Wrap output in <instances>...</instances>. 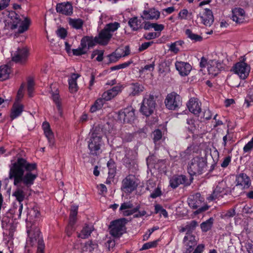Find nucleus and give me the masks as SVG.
<instances>
[{
    "mask_svg": "<svg viewBox=\"0 0 253 253\" xmlns=\"http://www.w3.org/2000/svg\"><path fill=\"white\" fill-rule=\"evenodd\" d=\"M37 165L30 163L26 159L18 158L16 161H11L9 166L8 178L13 181L16 188L12 193L17 201L22 203L28 197V192L38 176Z\"/></svg>",
    "mask_w": 253,
    "mask_h": 253,
    "instance_id": "obj_1",
    "label": "nucleus"
},
{
    "mask_svg": "<svg viewBox=\"0 0 253 253\" xmlns=\"http://www.w3.org/2000/svg\"><path fill=\"white\" fill-rule=\"evenodd\" d=\"M5 26L11 30L18 27V33H23L28 29L29 21L27 18L22 20L20 16L13 11L9 12L5 20Z\"/></svg>",
    "mask_w": 253,
    "mask_h": 253,
    "instance_id": "obj_2",
    "label": "nucleus"
},
{
    "mask_svg": "<svg viewBox=\"0 0 253 253\" xmlns=\"http://www.w3.org/2000/svg\"><path fill=\"white\" fill-rule=\"evenodd\" d=\"M27 232L29 236L26 242L27 246L33 247L37 242V253H44L45 245L39 229L35 226L29 228L27 225Z\"/></svg>",
    "mask_w": 253,
    "mask_h": 253,
    "instance_id": "obj_3",
    "label": "nucleus"
},
{
    "mask_svg": "<svg viewBox=\"0 0 253 253\" xmlns=\"http://www.w3.org/2000/svg\"><path fill=\"white\" fill-rule=\"evenodd\" d=\"M207 163V161L204 158L195 157L188 163L187 171L191 176L201 175L205 171Z\"/></svg>",
    "mask_w": 253,
    "mask_h": 253,
    "instance_id": "obj_4",
    "label": "nucleus"
},
{
    "mask_svg": "<svg viewBox=\"0 0 253 253\" xmlns=\"http://www.w3.org/2000/svg\"><path fill=\"white\" fill-rule=\"evenodd\" d=\"M103 144L101 136L95 132L92 133L88 141L89 154L93 156L99 155L102 153L101 147Z\"/></svg>",
    "mask_w": 253,
    "mask_h": 253,
    "instance_id": "obj_5",
    "label": "nucleus"
},
{
    "mask_svg": "<svg viewBox=\"0 0 253 253\" xmlns=\"http://www.w3.org/2000/svg\"><path fill=\"white\" fill-rule=\"evenodd\" d=\"M246 60L245 56H241L240 61L234 64L232 67V71L241 80L247 79L251 71L250 65L245 62Z\"/></svg>",
    "mask_w": 253,
    "mask_h": 253,
    "instance_id": "obj_6",
    "label": "nucleus"
},
{
    "mask_svg": "<svg viewBox=\"0 0 253 253\" xmlns=\"http://www.w3.org/2000/svg\"><path fill=\"white\" fill-rule=\"evenodd\" d=\"M155 106L154 96L150 94L144 97L140 110L144 115L149 116L153 113Z\"/></svg>",
    "mask_w": 253,
    "mask_h": 253,
    "instance_id": "obj_7",
    "label": "nucleus"
},
{
    "mask_svg": "<svg viewBox=\"0 0 253 253\" xmlns=\"http://www.w3.org/2000/svg\"><path fill=\"white\" fill-rule=\"evenodd\" d=\"M228 187L225 181L222 180L218 182L212 193L207 197L209 202L213 201L216 199H220L228 193Z\"/></svg>",
    "mask_w": 253,
    "mask_h": 253,
    "instance_id": "obj_8",
    "label": "nucleus"
},
{
    "mask_svg": "<svg viewBox=\"0 0 253 253\" xmlns=\"http://www.w3.org/2000/svg\"><path fill=\"white\" fill-rule=\"evenodd\" d=\"M182 98L180 96L175 92L168 94L165 100V104L167 109L175 110L182 105Z\"/></svg>",
    "mask_w": 253,
    "mask_h": 253,
    "instance_id": "obj_9",
    "label": "nucleus"
},
{
    "mask_svg": "<svg viewBox=\"0 0 253 253\" xmlns=\"http://www.w3.org/2000/svg\"><path fill=\"white\" fill-rule=\"evenodd\" d=\"M120 27V23L118 22L110 23L105 25L100 32V36L103 39L102 42H106L107 44L113 36V33Z\"/></svg>",
    "mask_w": 253,
    "mask_h": 253,
    "instance_id": "obj_10",
    "label": "nucleus"
},
{
    "mask_svg": "<svg viewBox=\"0 0 253 253\" xmlns=\"http://www.w3.org/2000/svg\"><path fill=\"white\" fill-rule=\"evenodd\" d=\"M189 206L193 209H197L196 212L199 213L203 211H206L208 210V206H201L203 202V198L201 197V195L199 193H197L194 195L190 196L187 200Z\"/></svg>",
    "mask_w": 253,
    "mask_h": 253,
    "instance_id": "obj_11",
    "label": "nucleus"
},
{
    "mask_svg": "<svg viewBox=\"0 0 253 253\" xmlns=\"http://www.w3.org/2000/svg\"><path fill=\"white\" fill-rule=\"evenodd\" d=\"M126 219H118L111 222L110 234L114 237L121 236L125 231Z\"/></svg>",
    "mask_w": 253,
    "mask_h": 253,
    "instance_id": "obj_12",
    "label": "nucleus"
},
{
    "mask_svg": "<svg viewBox=\"0 0 253 253\" xmlns=\"http://www.w3.org/2000/svg\"><path fill=\"white\" fill-rule=\"evenodd\" d=\"M138 183L133 175H128L122 181L121 189L126 193H131L136 189Z\"/></svg>",
    "mask_w": 253,
    "mask_h": 253,
    "instance_id": "obj_13",
    "label": "nucleus"
},
{
    "mask_svg": "<svg viewBox=\"0 0 253 253\" xmlns=\"http://www.w3.org/2000/svg\"><path fill=\"white\" fill-rule=\"evenodd\" d=\"M197 20L206 26L210 27L214 21L212 11L208 8L204 9L197 15Z\"/></svg>",
    "mask_w": 253,
    "mask_h": 253,
    "instance_id": "obj_14",
    "label": "nucleus"
},
{
    "mask_svg": "<svg viewBox=\"0 0 253 253\" xmlns=\"http://www.w3.org/2000/svg\"><path fill=\"white\" fill-rule=\"evenodd\" d=\"M118 119L121 122L130 123L135 119L134 109L132 106L127 107L118 114Z\"/></svg>",
    "mask_w": 253,
    "mask_h": 253,
    "instance_id": "obj_15",
    "label": "nucleus"
},
{
    "mask_svg": "<svg viewBox=\"0 0 253 253\" xmlns=\"http://www.w3.org/2000/svg\"><path fill=\"white\" fill-rule=\"evenodd\" d=\"M103 39L100 36V33L97 36L93 37L85 36L82 38L81 42L84 46L87 48V50L90 47H93L96 44L105 45L107 44L106 42H102Z\"/></svg>",
    "mask_w": 253,
    "mask_h": 253,
    "instance_id": "obj_16",
    "label": "nucleus"
},
{
    "mask_svg": "<svg viewBox=\"0 0 253 253\" xmlns=\"http://www.w3.org/2000/svg\"><path fill=\"white\" fill-rule=\"evenodd\" d=\"M223 69V65L221 62L216 60L208 61L207 70L209 74L211 77L216 76Z\"/></svg>",
    "mask_w": 253,
    "mask_h": 253,
    "instance_id": "obj_17",
    "label": "nucleus"
},
{
    "mask_svg": "<svg viewBox=\"0 0 253 253\" xmlns=\"http://www.w3.org/2000/svg\"><path fill=\"white\" fill-rule=\"evenodd\" d=\"M124 87L123 84H118L111 89L104 91L102 95V97L105 101L110 100L121 92Z\"/></svg>",
    "mask_w": 253,
    "mask_h": 253,
    "instance_id": "obj_18",
    "label": "nucleus"
},
{
    "mask_svg": "<svg viewBox=\"0 0 253 253\" xmlns=\"http://www.w3.org/2000/svg\"><path fill=\"white\" fill-rule=\"evenodd\" d=\"M2 227L3 230V233L8 236L9 238L12 239L14 233L16 230V225L12 219H3L2 220Z\"/></svg>",
    "mask_w": 253,
    "mask_h": 253,
    "instance_id": "obj_19",
    "label": "nucleus"
},
{
    "mask_svg": "<svg viewBox=\"0 0 253 253\" xmlns=\"http://www.w3.org/2000/svg\"><path fill=\"white\" fill-rule=\"evenodd\" d=\"M160 12L155 7L149 8L144 10L140 17L144 20H158L160 17Z\"/></svg>",
    "mask_w": 253,
    "mask_h": 253,
    "instance_id": "obj_20",
    "label": "nucleus"
},
{
    "mask_svg": "<svg viewBox=\"0 0 253 253\" xmlns=\"http://www.w3.org/2000/svg\"><path fill=\"white\" fill-rule=\"evenodd\" d=\"M28 56V50L26 47L19 48L14 54H12V59L17 63L25 62Z\"/></svg>",
    "mask_w": 253,
    "mask_h": 253,
    "instance_id": "obj_21",
    "label": "nucleus"
},
{
    "mask_svg": "<svg viewBox=\"0 0 253 253\" xmlns=\"http://www.w3.org/2000/svg\"><path fill=\"white\" fill-rule=\"evenodd\" d=\"M56 10L59 14L70 16L73 13V7L70 2H64L56 4Z\"/></svg>",
    "mask_w": 253,
    "mask_h": 253,
    "instance_id": "obj_22",
    "label": "nucleus"
},
{
    "mask_svg": "<svg viewBox=\"0 0 253 253\" xmlns=\"http://www.w3.org/2000/svg\"><path fill=\"white\" fill-rule=\"evenodd\" d=\"M138 209V207L133 208V204L130 201H128L122 203L119 210L123 215L128 216L137 212Z\"/></svg>",
    "mask_w": 253,
    "mask_h": 253,
    "instance_id": "obj_23",
    "label": "nucleus"
},
{
    "mask_svg": "<svg viewBox=\"0 0 253 253\" xmlns=\"http://www.w3.org/2000/svg\"><path fill=\"white\" fill-rule=\"evenodd\" d=\"M246 14L243 8L237 7L232 9V19L236 23H243L246 21Z\"/></svg>",
    "mask_w": 253,
    "mask_h": 253,
    "instance_id": "obj_24",
    "label": "nucleus"
},
{
    "mask_svg": "<svg viewBox=\"0 0 253 253\" xmlns=\"http://www.w3.org/2000/svg\"><path fill=\"white\" fill-rule=\"evenodd\" d=\"M175 66L180 75L183 77L188 76L192 70V66L187 62L176 61Z\"/></svg>",
    "mask_w": 253,
    "mask_h": 253,
    "instance_id": "obj_25",
    "label": "nucleus"
},
{
    "mask_svg": "<svg viewBox=\"0 0 253 253\" xmlns=\"http://www.w3.org/2000/svg\"><path fill=\"white\" fill-rule=\"evenodd\" d=\"M251 185L250 178L245 173H240L236 178V186L242 190L248 188Z\"/></svg>",
    "mask_w": 253,
    "mask_h": 253,
    "instance_id": "obj_26",
    "label": "nucleus"
},
{
    "mask_svg": "<svg viewBox=\"0 0 253 253\" xmlns=\"http://www.w3.org/2000/svg\"><path fill=\"white\" fill-rule=\"evenodd\" d=\"M190 183L186 176L183 175L173 176L169 181L170 186L173 188H176L180 184L188 185Z\"/></svg>",
    "mask_w": 253,
    "mask_h": 253,
    "instance_id": "obj_27",
    "label": "nucleus"
},
{
    "mask_svg": "<svg viewBox=\"0 0 253 253\" xmlns=\"http://www.w3.org/2000/svg\"><path fill=\"white\" fill-rule=\"evenodd\" d=\"M189 110L195 115L199 114L201 110V104L197 98H192L187 104Z\"/></svg>",
    "mask_w": 253,
    "mask_h": 253,
    "instance_id": "obj_28",
    "label": "nucleus"
},
{
    "mask_svg": "<svg viewBox=\"0 0 253 253\" xmlns=\"http://www.w3.org/2000/svg\"><path fill=\"white\" fill-rule=\"evenodd\" d=\"M24 110V106L19 102L15 101L11 110L10 117L11 120H14L20 116Z\"/></svg>",
    "mask_w": 253,
    "mask_h": 253,
    "instance_id": "obj_29",
    "label": "nucleus"
},
{
    "mask_svg": "<svg viewBox=\"0 0 253 253\" xmlns=\"http://www.w3.org/2000/svg\"><path fill=\"white\" fill-rule=\"evenodd\" d=\"M78 74H72L68 80L69 88L71 93L76 92L78 90V86L77 80L80 77Z\"/></svg>",
    "mask_w": 253,
    "mask_h": 253,
    "instance_id": "obj_30",
    "label": "nucleus"
},
{
    "mask_svg": "<svg viewBox=\"0 0 253 253\" xmlns=\"http://www.w3.org/2000/svg\"><path fill=\"white\" fill-rule=\"evenodd\" d=\"M129 95L134 96L139 95L144 91V87L139 83H132L130 85Z\"/></svg>",
    "mask_w": 253,
    "mask_h": 253,
    "instance_id": "obj_31",
    "label": "nucleus"
},
{
    "mask_svg": "<svg viewBox=\"0 0 253 253\" xmlns=\"http://www.w3.org/2000/svg\"><path fill=\"white\" fill-rule=\"evenodd\" d=\"M128 24L132 31H136L142 28V21L137 17L135 16L130 18Z\"/></svg>",
    "mask_w": 253,
    "mask_h": 253,
    "instance_id": "obj_32",
    "label": "nucleus"
},
{
    "mask_svg": "<svg viewBox=\"0 0 253 253\" xmlns=\"http://www.w3.org/2000/svg\"><path fill=\"white\" fill-rule=\"evenodd\" d=\"M51 94L52 100L56 105L58 115L60 117H61L62 116V110L60 101L59 92L56 90L55 92H52Z\"/></svg>",
    "mask_w": 253,
    "mask_h": 253,
    "instance_id": "obj_33",
    "label": "nucleus"
},
{
    "mask_svg": "<svg viewBox=\"0 0 253 253\" xmlns=\"http://www.w3.org/2000/svg\"><path fill=\"white\" fill-rule=\"evenodd\" d=\"M10 69L7 65L0 66V81H4L9 78Z\"/></svg>",
    "mask_w": 253,
    "mask_h": 253,
    "instance_id": "obj_34",
    "label": "nucleus"
},
{
    "mask_svg": "<svg viewBox=\"0 0 253 253\" xmlns=\"http://www.w3.org/2000/svg\"><path fill=\"white\" fill-rule=\"evenodd\" d=\"M23 204L22 203H15L13 205V209L11 211L15 216H17L18 218H20L21 216L22 211L23 210Z\"/></svg>",
    "mask_w": 253,
    "mask_h": 253,
    "instance_id": "obj_35",
    "label": "nucleus"
},
{
    "mask_svg": "<svg viewBox=\"0 0 253 253\" xmlns=\"http://www.w3.org/2000/svg\"><path fill=\"white\" fill-rule=\"evenodd\" d=\"M183 242L184 245H189L195 247L197 244V240L195 236L190 234H187L183 239Z\"/></svg>",
    "mask_w": 253,
    "mask_h": 253,
    "instance_id": "obj_36",
    "label": "nucleus"
},
{
    "mask_svg": "<svg viewBox=\"0 0 253 253\" xmlns=\"http://www.w3.org/2000/svg\"><path fill=\"white\" fill-rule=\"evenodd\" d=\"M92 230V226L86 225L83 228L81 233L79 234L78 237L82 239H86L90 236Z\"/></svg>",
    "mask_w": 253,
    "mask_h": 253,
    "instance_id": "obj_37",
    "label": "nucleus"
},
{
    "mask_svg": "<svg viewBox=\"0 0 253 253\" xmlns=\"http://www.w3.org/2000/svg\"><path fill=\"white\" fill-rule=\"evenodd\" d=\"M104 104V99L102 98L97 99L91 106L90 111L91 113L95 112L100 110Z\"/></svg>",
    "mask_w": 253,
    "mask_h": 253,
    "instance_id": "obj_38",
    "label": "nucleus"
},
{
    "mask_svg": "<svg viewBox=\"0 0 253 253\" xmlns=\"http://www.w3.org/2000/svg\"><path fill=\"white\" fill-rule=\"evenodd\" d=\"M213 223V218H210L206 221L202 222L201 225V228L203 232H207L211 229Z\"/></svg>",
    "mask_w": 253,
    "mask_h": 253,
    "instance_id": "obj_39",
    "label": "nucleus"
},
{
    "mask_svg": "<svg viewBox=\"0 0 253 253\" xmlns=\"http://www.w3.org/2000/svg\"><path fill=\"white\" fill-rule=\"evenodd\" d=\"M120 51L116 50L111 54L107 56V58L109 63H115L118 61L121 58Z\"/></svg>",
    "mask_w": 253,
    "mask_h": 253,
    "instance_id": "obj_40",
    "label": "nucleus"
},
{
    "mask_svg": "<svg viewBox=\"0 0 253 253\" xmlns=\"http://www.w3.org/2000/svg\"><path fill=\"white\" fill-rule=\"evenodd\" d=\"M69 23L73 28L80 29L83 25V21L81 19L69 18Z\"/></svg>",
    "mask_w": 253,
    "mask_h": 253,
    "instance_id": "obj_41",
    "label": "nucleus"
},
{
    "mask_svg": "<svg viewBox=\"0 0 253 253\" xmlns=\"http://www.w3.org/2000/svg\"><path fill=\"white\" fill-rule=\"evenodd\" d=\"M185 34L188 38L195 42L201 41L203 39L202 37L193 33L192 31L190 29L186 30Z\"/></svg>",
    "mask_w": 253,
    "mask_h": 253,
    "instance_id": "obj_42",
    "label": "nucleus"
},
{
    "mask_svg": "<svg viewBox=\"0 0 253 253\" xmlns=\"http://www.w3.org/2000/svg\"><path fill=\"white\" fill-rule=\"evenodd\" d=\"M183 43V42L181 41H176L169 45V50L174 53H177L179 50V46H180Z\"/></svg>",
    "mask_w": 253,
    "mask_h": 253,
    "instance_id": "obj_43",
    "label": "nucleus"
},
{
    "mask_svg": "<svg viewBox=\"0 0 253 253\" xmlns=\"http://www.w3.org/2000/svg\"><path fill=\"white\" fill-rule=\"evenodd\" d=\"M87 50V48H86L85 46H84L82 43V42H81L80 46L76 49H73L72 51L74 55L79 56L85 54Z\"/></svg>",
    "mask_w": 253,
    "mask_h": 253,
    "instance_id": "obj_44",
    "label": "nucleus"
},
{
    "mask_svg": "<svg viewBox=\"0 0 253 253\" xmlns=\"http://www.w3.org/2000/svg\"><path fill=\"white\" fill-rule=\"evenodd\" d=\"M197 225V222L195 220H192L191 222L187 223L185 227L183 228L182 230V231H192L195 229Z\"/></svg>",
    "mask_w": 253,
    "mask_h": 253,
    "instance_id": "obj_45",
    "label": "nucleus"
},
{
    "mask_svg": "<svg viewBox=\"0 0 253 253\" xmlns=\"http://www.w3.org/2000/svg\"><path fill=\"white\" fill-rule=\"evenodd\" d=\"M76 217L70 216L69 225L66 229L67 234L68 236H70L73 230V225L76 222Z\"/></svg>",
    "mask_w": 253,
    "mask_h": 253,
    "instance_id": "obj_46",
    "label": "nucleus"
},
{
    "mask_svg": "<svg viewBox=\"0 0 253 253\" xmlns=\"http://www.w3.org/2000/svg\"><path fill=\"white\" fill-rule=\"evenodd\" d=\"M132 63V61L130 60L127 62L123 63L122 64H119V65L111 67L110 68V70L111 71H115V70H118L121 69H124V68H126L128 67Z\"/></svg>",
    "mask_w": 253,
    "mask_h": 253,
    "instance_id": "obj_47",
    "label": "nucleus"
},
{
    "mask_svg": "<svg viewBox=\"0 0 253 253\" xmlns=\"http://www.w3.org/2000/svg\"><path fill=\"white\" fill-rule=\"evenodd\" d=\"M160 241L159 239L153 241L152 242H149L145 243L143 246L142 247L141 250H147L151 248H155L157 247L158 242Z\"/></svg>",
    "mask_w": 253,
    "mask_h": 253,
    "instance_id": "obj_48",
    "label": "nucleus"
},
{
    "mask_svg": "<svg viewBox=\"0 0 253 253\" xmlns=\"http://www.w3.org/2000/svg\"><path fill=\"white\" fill-rule=\"evenodd\" d=\"M153 140L154 142L156 143L157 141H159L162 138V131L159 129H156L153 132Z\"/></svg>",
    "mask_w": 253,
    "mask_h": 253,
    "instance_id": "obj_49",
    "label": "nucleus"
},
{
    "mask_svg": "<svg viewBox=\"0 0 253 253\" xmlns=\"http://www.w3.org/2000/svg\"><path fill=\"white\" fill-rule=\"evenodd\" d=\"M252 150H253V137L243 148L244 153H250Z\"/></svg>",
    "mask_w": 253,
    "mask_h": 253,
    "instance_id": "obj_50",
    "label": "nucleus"
},
{
    "mask_svg": "<svg viewBox=\"0 0 253 253\" xmlns=\"http://www.w3.org/2000/svg\"><path fill=\"white\" fill-rule=\"evenodd\" d=\"M34 85V81L32 79L29 80L28 82V92L30 97L33 96Z\"/></svg>",
    "mask_w": 253,
    "mask_h": 253,
    "instance_id": "obj_51",
    "label": "nucleus"
},
{
    "mask_svg": "<svg viewBox=\"0 0 253 253\" xmlns=\"http://www.w3.org/2000/svg\"><path fill=\"white\" fill-rule=\"evenodd\" d=\"M56 34L61 39H65L67 34V31L63 28H60L56 31Z\"/></svg>",
    "mask_w": 253,
    "mask_h": 253,
    "instance_id": "obj_52",
    "label": "nucleus"
},
{
    "mask_svg": "<svg viewBox=\"0 0 253 253\" xmlns=\"http://www.w3.org/2000/svg\"><path fill=\"white\" fill-rule=\"evenodd\" d=\"M24 85L22 84L18 91L16 101H18L23 98L24 95Z\"/></svg>",
    "mask_w": 253,
    "mask_h": 253,
    "instance_id": "obj_53",
    "label": "nucleus"
},
{
    "mask_svg": "<svg viewBox=\"0 0 253 253\" xmlns=\"http://www.w3.org/2000/svg\"><path fill=\"white\" fill-rule=\"evenodd\" d=\"M162 195V191L161 188L157 187L154 191L151 194L150 197L153 199H155L158 197H160Z\"/></svg>",
    "mask_w": 253,
    "mask_h": 253,
    "instance_id": "obj_54",
    "label": "nucleus"
},
{
    "mask_svg": "<svg viewBox=\"0 0 253 253\" xmlns=\"http://www.w3.org/2000/svg\"><path fill=\"white\" fill-rule=\"evenodd\" d=\"M45 136L48 139L49 142L51 144H53V134L52 132L51 129H49L48 130H46L44 131Z\"/></svg>",
    "mask_w": 253,
    "mask_h": 253,
    "instance_id": "obj_55",
    "label": "nucleus"
},
{
    "mask_svg": "<svg viewBox=\"0 0 253 253\" xmlns=\"http://www.w3.org/2000/svg\"><path fill=\"white\" fill-rule=\"evenodd\" d=\"M188 11L186 9H183L180 11L178 15V18L180 19H186Z\"/></svg>",
    "mask_w": 253,
    "mask_h": 253,
    "instance_id": "obj_56",
    "label": "nucleus"
},
{
    "mask_svg": "<svg viewBox=\"0 0 253 253\" xmlns=\"http://www.w3.org/2000/svg\"><path fill=\"white\" fill-rule=\"evenodd\" d=\"M118 50L120 51L122 57L126 56L130 54V49L128 46H126L124 49H119Z\"/></svg>",
    "mask_w": 253,
    "mask_h": 253,
    "instance_id": "obj_57",
    "label": "nucleus"
},
{
    "mask_svg": "<svg viewBox=\"0 0 253 253\" xmlns=\"http://www.w3.org/2000/svg\"><path fill=\"white\" fill-rule=\"evenodd\" d=\"M153 43V42H146L142 43L139 47V51H142L145 50Z\"/></svg>",
    "mask_w": 253,
    "mask_h": 253,
    "instance_id": "obj_58",
    "label": "nucleus"
},
{
    "mask_svg": "<svg viewBox=\"0 0 253 253\" xmlns=\"http://www.w3.org/2000/svg\"><path fill=\"white\" fill-rule=\"evenodd\" d=\"M205 246L203 244H199L194 251H193V253H203L205 250Z\"/></svg>",
    "mask_w": 253,
    "mask_h": 253,
    "instance_id": "obj_59",
    "label": "nucleus"
},
{
    "mask_svg": "<svg viewBox=\"0 0 253 253\" xmlns=\"http://www.w3.org/2000/svg\"><path fill=\"white\" fill-rule=\"evenodd\" d=\"M97 189L100 194H104L107 193V189L106 186L103 184H100L97 185Z\"/></svg>",
    "mask_w": 253,
    "mask_h": 253,
    "instance_id": "obj_60",
    "label": "nucleus"
},
{
    "mask_svg": "<svg viewBox=\"0 0 253 253\" xmlns=\"http://www.w3.org/2000/svg\"><path fill=\"white\" fill-rule=\"evenodd\" d=\"M211 112L209 109L205 110L203 113V118L206 120L211 119Z\"/></svg>",
    "mask_w": 253,
    "mask_h": 253,
    "instance_id": "obj_61",
    "label": "nucleus"
},
{
    "mask_svg": "<svg viewBox=\"0 0 253 253\" xmlns=\"http://www.w3.org/2000/svg\"><path fill=\"white\" fill-rule=\"evenodd\" d=\"M122 138L124 141L130 142L132 140L133 136L131 133H126L123 135Z\"/></svg>",
    "mask_w": 253,
    "mask_h": 253,
    "instance_id": "obj_62",
    "label": "nucleus"
},
{
    "mask_svg": "<svg viewBox=\"0 0 253 253\" xmlns=\"http://www.w3.org/2000/svg\"><path fill=\"white\" fill-rule=\"evenodd\" d=\"M157 37V34L154 32L149 33L144 35V38L147 40L155 39Z\"/></svg>",
    "mask_w": 253,
    "mask_h": 253,
    "instance_id": "obj_63",
    "label": "nucleus"
},
{
    "mask_svg": "<svg viewBox=\"0 0 253 253\" xmlns=\"http://www.w3.org/2000/svg\"><path fill=\"white\" fill-rule=\"evenodd\" d=\"M78 207L77 206L73 205L71 207L70 216L76 217L78 213Z\"/></svg>",
    "mask_w": 253,
    "mask_h": 253,
    "instance_id": "obj_64",
    "label": "nucleus"
}]
</instances>
